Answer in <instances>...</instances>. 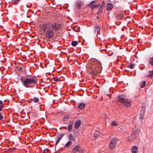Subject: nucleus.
<instances>
[{
  "label": "nucleus",
  "mask_w": 153,
  "mask_h": 153,
  "mask_svg": "<svg viewBox=\"0 0 153 153\" xmlns=\"http://www.w3.org/2000/svg\"><path fill=\"white\" fill-rule=\"evenodd\" d=\"M37 81V79L35 76H31L25 78L22 84L26 88H32L35 87Z\"/></svg>",
  "instance_id": "obj_1"
},
{
  "label": "nucleus",
  "mask_w": 153,
  "mask_h": 153,
  "mask_svg": "<svg viewBox=\"0 0 153 153\" xmlns=\"http://www.w3.org/2000/svg\"><path fill=\"white\" fill-rule=\"evenodd\" d=\"M94 65L91 66L92 71L91 73L92 75L96 76L98 71L101 70L102 65L101 62L98 60H97L94 62Z\"/></svg>",
  "instance_id": "obj_2"
},
{
  "label": "nucleus",
  "mask_w": 153,
  "mask_h": 153,
  "mask_svg": "<svg viewBox=\"0 0 153 153\" xmlns=\"http://www.w3.org/2000/svg\"><path fill=\"white\" fill-rule=\"evenodd\" d=\"M125 96L123 95H120L118 97V101L119 102L124 103L125 106H129L131 105V102L129 100L125 98Z\"/></svg>",
  "instance_id": "obj_3"
},
{
  "label": "nucleus",
  "mask_w": 153,
  "mask_h": 153,
  "mask_svg": "<svg viewBox=\"0 0 153 153\" xmlns=\"http://www.w3.org/2000/svg\"><path fill=\"white\" fill-rule=\"evenodd\" d=\"M61 26L60 25L56 22L51 24V27L54 30L56 31L59 29Z\"/></svg>",
  "instance_id": "obj_4"
},
{
  "label": "nucleus",
  "mask_w": 153,
  "mask_h": 153,
  "mask_svg": "<svg viewBox=\"0 0 153 153\" xmlns=\"http://www.w3.org/2000/svg\"><path fill=\"white\" fill-rule=\"evenodd\" d=\"M53 35V30L48 29L46 31V36L48 39H51Z\"/></svg>",
  "instance_id": "obj_5"
},
{
  "label": "nucleus",
  "mask_w": 153,
  "mask_h": 153,
  "mask_svg": "<svg viewBox=\"0 0 153 153\" xmlns=\"http://www.w3.org/2000/svg\"><path fill=\"white\" fill-rule=\"evenodd\" d=\"M117 140L116 138H112L111 141L110 147L111 149H114L117 143Z\"/></svg>",
  "instance_id": "obj_6"
},
{
  "label": "nucleus",
  "mask_w": 153,
  "mask_h": 153,
  "mask_svg": "<svg viewBox=\"0 0 153 153\" xmlns=\"http://www.w3.org/2000/svg\"><path fill=\"white\" fill-rule=\"evenodd\" d=\"M73 152H78L79 153H82L84 151L82 150L80 148V146L78 145H76L73 149Z\"/></svg>",
  "instance_id": "obj_7"
},
{
  "label": "nucleus",
  "mask_w": 153,
  "mask_h": 153,
  "mask_svg": "<svg viewBox=\"0 0 153 153\" xmlns=\"http://www.w3.org/2000/svg\"><path fill=\"white\" fill-rule=\"evenodd\" d=\"M138 149V147L137 146H133L131 149L132 153H137Z\"/></svg>",
  "instance_id": "obj_8"
},
{
  "label": "nucleus",
  "mask_w": 153,
  "mask_h": 153,
  "mask_svg": "<svg viewBox=\"0 0 153 153\" xmlns=\"http://www.w3.org/2000/svg\"><path fill=\"white\" fill-rule=\"evenodd\" d=\"M63 137V135L62 134H60L58 135L57 137L56 138V145H57L58 143H59V141L60 140L61 138L62 137Z\"/></svg>",
  "instance_id": "obj_9"
},
{
  "label": "nucleus",
  "mask_w": 153,
  "mask_h": 153,
  "mask_svg": "<svg viewBox=\"0 0 153 153\" xmlns=\"http://www.w3.org/2000/svg\"><path fill=\"white\" fill-rule=\"evenodd\" d=\"M113 7V5L111 3H108L106 6V9L108 10H110L112 9Z\"/></svg>",
  "instance_id": "obj_10"
},
{
  "label": "nucleus",
  "mask_w": 153,
  "mask_h": 153,
  "mask_svg": "<svg viewBox=\"0 0 153 153\" xmlns=\"http://www.w3.org/2000/svg\"><path fill=\"white\" fill-rule=\"evenodd\" d=\"M100 27L98 26H96L94 27V32L96 34L98 33L100 31Z\"/></svg>",
  "instance_id": "obj_11"
},
{
  "label": "nucleus",
  "mask_w": 153,
  "mask_h": 153,
  "mask_svg": "<svg viewBox=\"0 0 153 153\" xmlns=\"http://www.w3.org/2000/svg\"><path fill=\"white\" fill-rule=\"evenodd\" d=\"M81 121L80 120H78L75 123V127L76 129H77L81 124Z\"/></svg>",
  "instance_id": "obj_12"
},
{
  "label": "nucleus",
  "mask_w": 153,
  "mask_h": 153,
  "mask_svg": "<svg viewBox=\"0 0 153 153\" xmlns=\"http://www.w3.org/2000/svg\"><path fill=\"white\" fill-rule=\"evenodd\" d=\"M148 78H151L153 77V71H149L146 76Z\"/></svg>",
  "instance_id": "obj_13"
},
{
  "label": "nucleus",
  "mask_w": 153,
  "mask_h": 153,
  "mask_svg": "<svg viewBox=\"0 0 153 153\" xmlns=\"http://www.w3.org/2000/svg\"><path fill=\"white\" fill-rule=\"evenodd\" d=\"M91 134L93 136L95 137H97L99 135V132L97 131H93Z\"/></svg>",
  "instance_id": "obj_14"
},
{
  "label": "nucleus",
  "mask_w": 153,
  "mask_h": 153,
  "mask_svg": "<svg viewBox=\"0 0 153 153\" xmlns=\"http://www.w3.org/2000/svg\"><path fill=\"white\" fill-rule=\"evenodd\" d=\"M85 105V104L84 103H80L78 105V108L80 109L81 110L83 108H84Z\"/></svg>",
  "instance_id": "obj_15"
},
{
  "label": "nucleus",
  "mask_w": 153,
  "mask_h": 153,
  "mask_svg": "<svg viewBox=\"0 0 153 153\" xmlns=\"http://www.w3.org/2000/svg\"><path fill=\"white\" fill-rule=\"evenodd\" d=\"M137 130L136 128L133 129L131 134L133 136V137H136V135L137 133Z\"/></svg>",
  "instance_id": "obj_16"
},
{
  "label": "nucleus",
  "mask_w": 153,
  "mask_h": 153,
  "mask_svg": "<svg viewBox=\"0 0 153 153\" xmlns=\"http://www.w3.org/2000/svg\"><path fill=\"white\" fill-rule=\"evenodd\" d=\"M146 84V82L145 81H142L140 82V86L141 88H143L145 87Z\"/></svg>",
  "instance_id": "obj_17"
},
{
  "label": "nucleus",
  "mask_w": 153,
  "mask_h": 153,
  "mask_svg": "<svg viewBox=\"0 0 153 153\" xmlns=\"http://www.w3.org/2000/svg\"><path fill=\"white\" fill-rule=\"evenodd\" d=\"M68 135L69 140L72 141H74L75 140V138L72 134H69Z\"/></svg>",
  "instance_id": "obj_18"
},
{
  "label": "nucleus",
  "mask_w": 153,
  "mask_h": 153,
  "mask_svg": "<svg viewBox=\"0 0 153 153\" xmlns=\"http://www.w3.org/2000/svg\"><path fill=\"white\" fill-rule=\"evenodd\" d=\"M21 0H11V3L16 4L19 3Z\"/></svg>",
  "instance_id": "obj_19"
},
{
  "label": "nucleus",
  "mask_w": 153,
  "mask_h": 153,
  "mask_svg": "<svg viewBox=\"0 0 153 153\" xmlns=\"http://www.w3.org/2000/svg\"><path fill=\"white\" fill-rule=\"evenodd\" d=\"M73 29L76 32H78L80 31L79 27L78 26L74 27H73Z\"/></svg>",
  "instance_id": "obj_20"
},
{
  "label": "nucleus",
  "mask_w": 153,
  "mask_h": 153,
  "mask_svg": "<svg viewBox=\"0 0 153 153\" xmlns=\"http://www.w3.org/2000/svg\"><path fill=\"white\" fill-rule=\"evenodd\" d=\"M135 137H133V136L131 134V136H129L128 137V140L129 141L133 140Z\"/></svg>",
  "instance_id": "obj_21"
},
{
  "label": "nucleus",
  "mask_w": 153,
  "mask_h": 153,
  "mask_svg": "<svg viewBox=\"0 0 153 153\" xmlns=\"http://www.w3.org/2000/svg\"><path fill=\"white\" fill-rule=\"evenodd\" d=\"M100 5L99 4L97 5H94L92 4L91 5V7L92 9H95L96 8H98L100 6Z\"/></svg>",
  "instance_id": "obj_22"
},
{
  "label": "nucleus",
  "mask_w": 153,
  "mask_h": 153,
  "mask_svg": "<svg viewBox=\"0 0 153 153\" xmlns=\"http://www.w3.org/2000/svg\"><path fill=\"white\" fill-rule=\"evenodd\" d=\"M71 142L70 141H69L66 143L65 146L66 147H68L71 146Z\"/></svg>",
  "instance_id": "obj_23"
},
{
  "label": "nucleus",
  "mask_w": 153,
  "mask_h": 153,
  "mask_svg": "<svg viewBox=\"0 0 153 153\" xmlns=\"http://www.w3.org/2000/svg\"><path fill=\"white\" fill-rule=\"evenodd\" d=\"M68 130L70 131H71L72 130V125L70 124L68 126Z\"/></svg>",
  "instance_id": "obj_24"
},
{
  "label": "nucleus",
  "mask_w": 153,
  "mask_h": 153,
  "mask_svg": "<svg viewBox=\"0 0 153 153\" xmlns=\"http://www.w3.org/2000/svg\"><path fill=\"white\" fill-rule=\"evenodd\" d=\"M145 110V107L144 105H142L141 107V112L144 114Z\"/></svg>",
  "instance_id": "obj_25"
},
{
  "label": "nucleus",
  "mask_w": 153,
  "mask_h": 153,
  "mask_svg": "<svg viewBox=\"0 0 153 153\" xmlns=\"http://www.w3.org/2000/svg\"><path fill=\"white\" fill-rule=\"evenodd\" d=\"M111 125L112 126H116L117 125V123L115 121H113L111 123Z\"/></svg>",
  "instance_id": "obj_26"
},
{
  "label": "nucleus",
  "mask_w": 153,
  "mask_h": 153,
  "mask_svg": "<svg viewBox=\"0 0 153 153\" xmlns=\"http://www.w3.org/2000/svg\"><path fill=\"white\" fill-rule=\"evenodd\" d=\"M78 44L77 42L76 41H74L72 42V45L73 46H75Z\"/></svg>",
  "instance_id": "obj_27"
},
{
  "label": "nucleus",
  "mask_w": 153,
  "mask_h": 153,
  "mask_svg": "<svg viewBox=\"0 0 153 153\" xmlns=\"http://www.w3.org/2000/svg\"><path fill=\"white\" fill-rule=\"evenodd\" d=\"M3 106L2 102L1 100H0V111L3 109Z\"/></svg>",
  "instance_id": "obj_28"
},
{
  "label": "nucleus",
  "mask_w": 153,
  "mask_h": 153,
  "mask_svg": "<svg viewBox=\"0 0 153 153\" xmlns=\"http://www.w3.org/2000/svg\"><path fill=\"white\" fill-rule=\"evenodd\" d=\"M39 101V99L38 98L35 97L33 98V101L35 103L38 102Z\"/></svg>",
  "instance_id": "obj_29"
},
{
  "label": "nucleus",
  "mask_w": 153,
  "mask_h": 153,
  "mask_svg": "<svg viewBox=\"0 0 153 153\" xmlns=\"http://www.w3.org/2000/svg\"><path fill=\"white\" fill-rule=\"evenodd\" d=\"M149 62L153 66V57L151 58L149 60Z\"/></svg>",
  "instance_id": "obj_30"
},
{
  "label": "nucleus",
  "mask_w": 153,
  "mask_h": 153,
  "mask_svg": "<svg viewBox=\"0 0 153 153\" xmlns=\"http://www.w3.org/2000/svg\"><path fill=\"white\" fill-rule=\"evenodd\" d=\"M70 117V116L69 115H66L64 117V119L65 121H66L67 120H68Z\"/></svg>",
  "instance_id": "obj_31"
},
{
  "label": "nucleus",
  "mask_w": 153,
  "mask_h": 153,
  "mask_svg": "<svg viewBox=\"0 0 153 153\" xmlns=\"http://www.w3.org/2000/svg\"><path fill=\"white\" fill-rule=\"evenodd\" d=\"M129 66L131 68L133 69L134 68V64H130Z\"/></svg>",
  "instance_id": "obj_32"
},
{
  "label": "nucleus",
  "mask_w": 153,
  "mask_h": 153,
  "mask_svg": "<svg viewBox=\"0 0 153 153\" xmlns=\"http://www.w3.org/2000/svg\"><path fill=\"white\" fill-rule=\"evenodd\" d=\"M105 2L104 1H102V5L101 6V8H103L105 6Z\"/></svg>",
  "instance_id": "obj_33"
},
{
  "label": "nucleus",
  "mask_w": 153,
  "mask_h": 153,
  "mask_svg": "<svg viewBox=\"0 0 153 153\" xmlns=\"http://www.w3.org/2000/svg\"><path fill=\"white\" fill-rule=\"evenodd\" d=\"M102 8H101L100 7V8L98 10V13H100L102 12Z\"/></svg>",
  "instance_id": "obj_34"
},
{
  "label": "nucleus",
  "mask_w": 153,
  "mask_h": 153,
  "mask_svg": "<svg viewBox=\"0 0 153 153\" xmlns=\"http://www.w3.org/2000/svg\"><path fill=\"white\" fill-rule=\"evenodd\" d=\"M49 150L48 149H45L44 150L43 152L44 153H48Z\"/></svg>",
  "instance_id": "obj_35"
},
{
  "label": "nucleus",
  "mask_w": 153,
  "mask_h": 153,
  "mask_svg": "<svg viewBox=\"0 0 153 153\" xmlns=\"http://www.w3.org/2000/svg\"><path fill=\"white\" fill-rule=\"evenodd\" d=\"M82 3H78L77 4L78 7H77L78 8H80L82 5Z\"/></svg>",
  "instance_id": "obj_36"
},
{
  "label": "nucleus",
  "mask_w": 153,
  "mask_h": 153,
  "mask_svg": "<svg viewBox=\"0 0 153 153\" xmlns=\"http://www.w3.org/2000/svg\"><path fill=\"white\" fill-rule=\"evenodd\" d=\"M119 17L122 19L124 18V17L123 16V15L122 14H120L119 16Z\"/></svg>",
  "instance_id": "obj_37"
},
{
  "label": "nucleus",
  "mask_w": 153,
  "mask_h": 153,
  "mask_svg": "<svg viewBox=\"0 0 153 153\" xmlns=\"http://www.w3.org/2000/svg\"><path fill=\"white\" fill-rule=\"evenodd\" d=\"M94 3H96V1L95 0V1H92L89 4L90 5H92V4Z\"/></svg>",
  "instance_id": "obj_38"
},
{
  "label": "nucleus",
  "mask_w": 153,
  "mask_h": 153,
  "mask_svg": "<svg viewBox=\"0 0 153 153\" xmlns=\"http://www.w3.org/2000/svg\"><path fill=\"white\" fill-rule=\"evenodd\" d=\"M54 80L55 81L58 82L59 81V78H54Z\"/></svg>",
  "instance_id": "obj_39"
},
{
  "label": "nucleus",
  "mask_w": 153,
  "mask_h": 153,
  "mask_svg": "<svg viewBox=\"0 0 153 153\" xmlns=\"http://www.w3.org/2000/svg\"><path fill=\"white\" fill-rule=\"evenodd\" d=\"M144 114H143H143H141L140 115V117L141 119H143V118H144Z\"/></svg>",
  "instance_id": "obj_40"
},
{
  "label": "nucleus",
  "mask_w": 153,
  "mask_h": 153,
  "mask_svg": "<svg viewBox=\"0 0 153 153\" xmlns=\"http://www.w3.org/2000/svg\"><path fill=\"white\" fill-rule=\"evenodd\" d=\"M43 26L44 28V30L45 31L46 30L45 27H46V24H44L43 25Z\"/></svg>",
  "instance_id": "obj_41"
},
{
  "label": "nucleus",
  "mask_w": 153,
  "mask_h": 153,
  "mask_svg": "<svg viewBox=\"0 0 153 153\" xmlns=\"http://www.w3.org/2000/svg\"><path fill=\"white\" fill-rule=\"evenodd\" d=\"M3 118V116L1 115V113L0 112V120Z\"/></svg>",
  "instance_id": "obj_42"
},
{
  "label": "nucleus",
  "mask_w": 153,
  "mask_h": 153,
  "mask_svg": "<svg viewBox=\"0 0 153 153\" xmlns=\"http://www.w3.org/2000/svg\"><path fill=\"white\" fill-rule=\"evenodd\" d=\"M104 116V118L105 119H106L108 118L106 114Z\"/></svg>",
  "instance_id": "obj_43"
},
{
  "label": "nucleus",
  "mask_w": 153,
  "mask_h": 153,
  "mask_svg": "<svg viewBox=\"0 0 153 153\" xmlns=\"http://www.w3.org/2000/svg\"><path fill=\"white\" fill-rule=\"evenodd\" d=\"M30 5H27V7H30L31 6V5L32 4H30Z\"/></svg>",
  "instance_id": "obj_44"
},
{
  "label": "nucleus",
  "mask_w": 153,
  "mask_h": 153,
  "mask_svg": "<svg viewBox=\"0 0 153 153\" xmlns=\"http://www.w3.org/2000/svg\"><path fill=\"white\" fill-rule=\"evenodd\" d=\"M101 51H103V49H102V50Z\"/></svg>",
  "instance_id": "obj_45"
}]
</instances>
